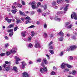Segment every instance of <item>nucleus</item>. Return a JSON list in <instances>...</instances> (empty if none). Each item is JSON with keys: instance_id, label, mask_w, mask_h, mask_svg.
<instances>
[{"instance_id": "nucleus-7", "label": "nucleus", "mask_w": 77, "mask_h": 77, "mask_svg": "<svg viewBox=\"0 0 77 77\" xmlns=\"http://www.w3.org/2000/svg\"><path fill=\"white\" fill-rule=\"evenodd\" d=\"M19 12L20 14L21 15H23V16H24L25 17L26 16V15L24 13V12H23V11H22L19 10Z\"/></svg>"}, {"instance_id": "nucleus-36", "label": "nucleus", "mask_w": 77, "mask_h": 77, "mask_svg": "<svg viewBox=\"0 0 77 77\" xmlns=\"http://www.w3.org/2000/svg\"><path fill=\"white\" fill-rule=\"evenodd\" d=\"M69 25V23L67 22L65 23L66 27H67V26H68Z\"/></svg>"}, {"instance_id": "nucleus-49", "label": "nucleus", "mask_w": 77, "mask_h": 77, "mask_svg": "<svg viewBox=\"0 0 77 77\" xmlns=\"http://www.w3.org/2000/svg\"><path fill=\"white\" fill-rule=\"evenodd\" d=\"M51 75H54L55 72H54L52 71L51 72Z\"/></svg>"}, {"instance_id": "nucleus-5", "label": "nucleus", "mask_w": 77, "mask_h": 77, "mask_svg": "<svg viewBox=\"0 0 77 77\" xmlns=\"http://www.w3.org/2000/svg\"><path fill=\"white\" fill-rule=\"evenodd\" d=\"M40 72L42 73H44V71H47V68L46 67H44L43 68H41L40 69Z\"/></svg>"}, {"instance_id": "nucleus-12", "label": "nucleus", "mask_w": 77, "mask_h": 77, "mask_svg": "<svg viewBox=\"0 0 77 77\" xmlns=\"http://www.w3.org/2000/svg\"><path fill=\"white\" fill-rule=\"evenodd\" d=\"M14 58L16 59H17L16 60H17V61H20V60H21V59L19 57H17L15 56L14 57Z\"/></svg>"}, {"instance_id": "nucleus-30", "label": "nucleus", "mask_w": 77, "mask_h": 77, "mask_svg": "<svg viewBox=\"0 0 77 77\" xmlns=\"http://www.w3.org/2000/svg\"><path fill=\"white\" fill-rule=\"evenodd\" d=\"M31 23V22L29 20H26L25 22V24H28L29 23Z\"/></svg>"}, {"instance_id": "nucleus-28", "label": "nucleus", "mask_w": 77, "mask_h": 77, "mask_svg": "<svg viewBox=\"0 0 77 77\" xmlns=\"http://www.w3.org/2000/svg\"><path fill=\"white\" fill-rule=\"evenodd\" d=\"M31 35L32 36H34V35H35V32L33 31L31 32Z\"/></svg>"}, {"instance_id": "nucleus-2", "label": "nucleus", "mask_w": 77, "mask_h": 77, "mask_svg": "<svg viewBox=\"0 0 77 77\" xmlns=\"http://www.w3.org/2000/svg\"><path fill=\"white\" fill-rule=\"evenodd\" d=\"M29 5H32V8L33 9H35L36 8V3L35 2H30L29 3Z\"/></svg>"}, {"instance_id": "nucleus-39", "label": "nucleus", "mask_w": 77, "mask_h": 77, "mask_svg": "<svg viewBox=\"0 0 77 77\" xmlns=\"http://www.w3.org/2000/svg\"><path fill=\"white\" fill-rule=\"evenodd\" d=\"M35 27V26L32 25L30 26L29 27H28V28L29 29H32V28H33L34 27Z\"/></svg>"}, {"instance_id": "nucleus-58", "label": "nucleus", "mask_w": 77, "mask_h": 77, "mask_svg": "<svg viewBox=\"0 0 77 77\" xmlns=\"http://www.w3.org/2000/svg\"><path fill=\"white\" fill-rule=\"evenodd\" d=\"M5 39H6V40H8V39H9V38H8V37L7 36H6L5 37Z\"/></svg>"}, {"instance_id": "nucleus-61", "label": "nucleus", "mask_w": 77, "mask_h": 77, "mask_svg": "<svg viewBox=\"0 0 77 77\" xmlns=\"http://www.w3.org/2000/svg\"><path fill=\"white\" fill-rule=\"evenodd\" d=\"M12 35H13V33H10L9 34V36H10L11 37V36H12Z\"/></svg>"}, {"instance_id": "nucleus-14", "label": "nucleus", "mask_w": 77, "mask_h": 77, "mask_svg": "<svg viewBox=\"0 0 77 77\" xmlns=\"http://www.w3.org/2000/svg\"><path fill=\"white\" fill-rule=\"evenodd\" d=\"M5 69L6 71H9L10 69V68L9 67V66H8Z\"/></svg>"}, {"instance_id": "nucleus-59", "label": "nucleus", "mask_w": 77, "mask_h": 77, "mask_svg": "<svg viewBox=\"0 0 77 77\" xmlns=\"http://www.w3.org/2000/svg\"><path fill=\"white\" fill-rule=\"evenodd\" d=\"M12 8L13 9H16V7L14 6H12Z\"/></svg>"}, {"instance_id": "nucleus-45", "label": "nucleus", "mask_w": 77, "mask_h": 77, "mask_svg": "<svg viewBox=\"0 0 77 77\" xmlns=\"http://www.w3.org/2000/svg\"><path fill=\"white\" fill-rule=\"evenodd\" d=\"M26 20H30V18L29 17H27L25 18Z\"/></svg>"}, {"instance_id": "nucleus-35", "label": "nucleus", "mask_w": 77, "mask_h": 77, "mask_svg": "<svg viewBox=\"0 0 77 77\" xmlns=\"http://www.w3.org/2000/svg\"><path fill=\"white\" fill-rule=\"evenodd\" d=\"M21 3L22 5H26V3H25V2H24V1H23V0H22Z\"/></svg>"}, {"instance_id": "nucleus-3", "label": "nucleus", "mask_w": 77, "mask_h": 77, "mask_svg": "<svg viewBox=\"0 0 77 77\" xmlns=\"http://www.w3.org/2000/svg\"><path fill=\"white\" fill-rule=\"evenodd\" d=\"M72 19H74V20H77V15L76 13H73L71 15Z\"/></svg>"}, {"instance_id": "nucleus-42", "label": "nucleus", "mask_w": 77, "mask_h": 77, "mask_svg": "<svg viewBox=\"0 0 77 77\" xmlns=\"http://www.w3.org/2000/svg\"><path fill=\"white\" fill-rule=\"evenodd\" d=\"M69 60H68L69 61H70V60H73V57H72V56H70L69 58Z\"/></svg>"}, {"instance_id": "nucleus-47", "label": "nucleus", "mask_w": 77, "mask_h": 77, "mask_svg": "<svg viewBox=\"0 0 77 77\" xmlns=\"http://www.w3.org/2000/svg\"><path fill=\"white\" fill-rule=\"evenodd\" d=\"M11 21H12V19H10L8 20L7 21L8 23H11Z\"/></svg>"}, {"instance_id": "nucleus-21", "label": "nucleus", "mask_w": 77, "mask_h": 77, "mask_svg": "<svg viewBox=\"0 0 77 77\" xmlns=\"http://www.w3.org/2000/svg\"><path fill=\"white\" fill-rule=\"evenodd\" d=\"M43 61H44V62H45V64L46 65L47 64L48 61L47 60V59H46L45 58L43 59Z\"/></svg>"}, {"instance_id": "nucleus-56", "label": "nucleus", "mask_w": 77, "mask_h": 77, "mask_svg": "<svg viewBox=\"0 0 77 77\" xmlns=\"http://www.w3.org/2000/svg\"><path fill=\"white\" fill-rule=\"evenodd\" d=\"M37 11H38V12H41L42 10H41V9H39L37 10Z\"/></svg>"}, {"instance_id": "nucleus-24", "label": "nucleus", "mask_w": 77, "mask_h": 77, "mask_svg": "<svg viewBox=\"0 0 77 77\" xmlns=\"http://www.w3.org/2000/svg\"><path fill=\"white\" fill-rule=\"evenodd\" d=\"M49 51L50 52V53L52 54H53L54 52V51L52 50H49Z\"/></svg>"}, {"instance_id": "nucleus-57", "label": "nucleus", "mask_w": 77, "mask_h": 77, "mask_svg": "<svg viewBox=\"0 0 77 77\" xmlns=\"http://www.w3.org/2000/svg\"><path fill=\"white\" fill-rule=\"evenodd\" d=\"M37 61L38 62H41V59H38Z\"/></svg>"}, {"instance_id": "nucleus-53", "label": "nucleus", "mask_w": 77, "mask_h": 77, "mask_svg": "<svg viewBox=\"0 0 77 77\" xmlns=\"http://www.w3.org/2000/svg\"><path fill=\"white\" fill-rule=\"evenodd\" d=\"M53 36V35L52 34H50L49 35V37L50 38H52Z\"/></svg>"}, {"instance_id": "nucleus-8", "label": "nucleus", "mask_w": 77, "mask_h": 77, "mask_svg": "<svg viewBox=\"0 0 77 77\" xmlns=\"http://www.w3.org/2000/svg\"><path fill=\"white\" fill-rule=\"evenodd\" d=\"M58 34L62 37H63V36H64V33H63V32L62 31H60V32Z\"/></svg>"}, {"instance_id": "nucleus-23", "label": "nucleus", "mask_w": 77, "mask_h": 77, "mask_svg": "<svg viewBox=\"0 0 77 77\" xmlns=\"http://www.w3.org/2000/svg\"><path fill=\"white\" fill-rule=\"evenodd\" d=\"M26 33V32L25 31L24 32H22V35L24 37L26 36V34H25Z\"/></svg>"}, {"instance_id": "nucleus-46", "label": "nucleus", "mask_w": 77, "mask_h": 77, "mask_svg": "<svg viewBox=\"0 0 77 77\" xmlns=\"http://www.w3.org/2000/svg\"><path fill=\"white\" fill-rule=\"evenodd\" d=\"M17 6H18V7H19V8H22V7H23V6H22V5L18 4L17 5Z\"/></svg>"}, {"instance_id": "nucleus-60", "label": "nucleus", "mask_w": 77, "mask_h": 77, "mask_svg": "<svg viewBox=\"0 0 77 77\" xmlns=\"http://www.w3.org/2000/svg\"><path fill=\"white\" fill-rule=\"evenodd\" d=\"M9 45H8V44H6L5 45V47H8Z\"/></svg>"}, {"instance_id": "nucleus-25", "label": "nucleus", "mask_w": 77, "mask_h": 77, "mask_svg": "<svg viewBox=\"0 0 77 77\" xmlns=\"http://www.w3.org/2000/svg\"><path fill=\"white\" fill-rule=\"evenodd\" d=\"M52 5L53 6H56V2L54 1L52 3Z\"/></svg>"}, {"instance_id": "nucleus-22", "label": "nucleus", "mask_w": 77, "mask_h": 77, "mask_svg": "<svg viewBox=\"0 0 77 77\" xmlns=\"http://www.w3.org/2000/svg\"><path fill=\"white\" fill-rule=\"evenodd\" d=\"M28 47L30 48H32V47H33V45L31 43H30L28 45Z\"/></svg>"}, {"instance_id": "nucleus-10", "label": "nucleus", "mask_w": 77, "mask_h": 77, "mask_svg": "<svg viewBox=\"0 0 77 77\" xmlns=\"http://www.w3.org/2000/svg\"><path fill=\"white\" fill-rule=\"evenodd\" d=\"M66 64L65 63H62L61 65V68H65V65Z\"/></svg>"}, {"instance_id": "nucleus-13", "label": "nucleus", "mask_w": 77, "mask_h": 77, "mask_svg": "<svg viewBox=\"0 0 77 77\" xmlns=\"http://www.w3.org/2000/svg\"><path fill=\"white\" fill-rule=\"evenodd\" d=\"M35 48H38V47H40V45L39 43H37L35 44Z\"/></svg>"}, {"instance_id": "nucleus-52", "label": "nucleus", "mask_w": 77, "mask_h": 77, "mask_svg": "<svg viewBox=\"0 0 77 77\" xmlns=\"http://www.w3.org/2000/svg\"><path fill=\"white\" fill-rule=\"evenodd\" d=\"M52 44H53V42H51L48 45L49 46H50V45H51Z\"/></svg>"}, {"instance_id": "nucleus-63", "label": "nucleus", "mask_w": 77, "mask_h": 77, "mask_svg": "<svg viewBox=\"0 0 77 77\" xmlns=\"http://www.w3.org/2000/svg\"><path fill=\"white\" fill-rule=\"evenodd\" d=\"M49 48H50V49H53V47L52 46H51L49 47Z\"/></svg>"}, {"instance_id": "nucleus-34", "label": "nucleus", "mask_w": 77, "mask_h": 77, "mask_svg": "<svg viewBox=\"0 0 77 77\" xmlns=\"http://www.w3.org/2000/svg\"><path fill=\"white\" fill-rule=\"evenodd\" d=\"M69 71V69H64V70L63 71V72H68V71Z\"/></svg>"}, {"instance_id": "nucleus-44", "label": "nucleus", "mask_w": 77, "mask_h": 77, "mask_svg": "<svg viewBox=\"0 0 77 77\" xmlns=\"http://www.w3.org/2000/svg\"><path fill=\"white\" fill-rule=\"evenodd\" d=\"M63 55V52H61L60 53V56H62Z\"/></svg>"}, {"instance_id": "nucleus-64", "label": "nucleus", "mask_w": 77, "mask_h": 77, "mask_svg": "<svg viewBox=\"0 0 77 77\" xmlns=\"http://www.w3.org/2000/svg\"><path fill=\"white\" fill-rule=\"evenodd\" d=\"M21 20L22 21H24V19L23 18H20Z\"/></svg>"}, {"instance_id": "nucleus-27", "label": "nucleus", "mask_w": 77, "mask_h": 77, "mask_svg": "<svg viewBox=\"0 0 77 77\" xmlns=\"http://www.w3.org/2000/svg\"><path fill=\"white\" fill-rule=\"evenodd\" d=\"M63 0H57V3L59 4V3H61L62 2H63Z\"/></svg>"}, {"instance_id": "nucleus-26", "label": "nucleus", "mask_w": 77, "mask_h": 77, "mask_svg": "<svg viewBox=\"0 0 77 77\" xmlns=\"http://www.w3.org/2000/svg\"><path fill=\"white\" fill-rule=\"evenodd\" d=\"M42 7L44 8L45 10V9H47V5H42Z\"/></svg>"}, {"instance_id": "nucleus-16", "label": "nucleus", "mask_w": 77, "mask_h": 77, "mask_svg": "<svg viewBox=\"0 0 77 77\" xmlns=\"http://www.w3.org/2000/svg\"><path fill=\"white\" fill-rule=\"evenodd\" d=\"M55 20H56L57 21H61V19L60 18H58L57 17H56L55 18Z\"/></svg>"}, {"instance_id": "nucleus-20", "label": "nucleus", "mask_w": 77, "mask_h": 77, "mask_svg": "<svg viewBox=\"0 0 77 77\" xmlns=\"http://www.w3.org/2000/svg\"><path fill=\"white\" fill-rule=\"evenodd\" d=\"M11 53H12V54H15L16 53V51L14 50H11Z\"/></svg>"}, {"instance_id": "nucleus-48", "label": "nucleus", "mask_w": 77, "mask_h": 77, "mask_svg": "<svg viewBox=\"0 0 77 77\" xmlns=\"http://www.w3.org/2000/svg\"><path fill=\"white\" fill-rule=\"evenodd\" d=\"M5 55V53H2L0 54V55L1 56H4Z\"/></svg>"}, {"instance_id": "nucleus-1", "label": "nucleus", "mask_w": 77, "mask_h": 77, "mask_svg": "<svg viewBox=\"0 0 77 77\" xmlns=\"http://www.w3.org/2000/svg\"><path fill=\"white\" fill-rule=\"evenodd\" d=\"M5 64H4L2 65L3 67L5 69L8 66H9V65H11V62L5 61Z\"/></svg>"}, {"instance_id": "nucleus-4", "label": "nucleus", "mask_w": 77, "mask_h": 77, "mask_svg": "<svg viewBox=\"0 0 77 77\" xmlns=\"http://www.w3.org/2000/svg\"><path fill=\"white\" fill-rule=\"evenodd\" d=\"M26 65V63H25L24 61H23L22 62V65L20 66V67L21 68H25V66Z\"/></svg>"}, {"instance_id": "nucleus-31", "label": "nucleus", "mask_w": 77, "mask_h": 77, "mask_svg": "<svg viewBox=\"0 0 77 77\" xmlns=\"http://www.w3.org/2000/svg\"><path fill=\"white\" fill-rule=\"evenodd\" d=\"M72 74L73 75H75L76 73V71L75 70H74L72 72Z\"/></svg>"}, {"instance_id": "nucleus-6", "label": "nucleus", "mask_w": 77, "mask_h": 77, "mask_svg": "<svg viewBox=\"0 0 77 77\" xmlns=\"http://www.w3.org/2000/svg\"><path fill=\"white\" fill-rule=\"evenodd\" d=\"M70 48H71L70 50L72 51L73 50H75V49L77 48V46H76V45H74L71 46Z\"/></svg>"}, {"instance_id": "nucleus-41", "label": "nucleus", "mask_w": 77, "mask_h": 77, "mask_svg": "<svg viewBox=\"0 0 77 77\" xmlns=\"http://www.w3.org/2000/svg\"><path fill=\"white\" fill-rule=\"evenodd\" d=\"M44 27L45 29H47V24L45 23L44 25Z\"/></svg>"}, {"instance_id": "nucleus-29", "label": "nucleus", "mask_w": 77, "mask_h": 77, "mask_svg": "<svg viewBox=\"0 0 77 77\" xmlns=\"http://www.w3.org/2000/svg\"><path fill=\"white\" fill-rule=\"evenodd\" d=\"M44 38H47L48 37V35H47V33L45 32L44 33Z\"/></svg>"}, {"instance_id": "nucleus-33", "label": "nucleus", "mask_w": 77, "mask_h": 77, "mask_svg": "<svg viewBox=\"0 0 77 77\" xmlns=\"http://www.w3.org/2000/svg\"><path fill=\"white\" fill-rule=\"evenodd\" d=\"M72 27V25H69L68 26H67L66 28H67V29H70V28H71Z\"/></svg>"}, {"instance_id": "nucleus-9", "label": "nucleus", "mask_w": 77, "mask_h": 77, "mask_svg": "<svg viewBox=\"0 0 77 77\" xmlns=\"http://www.w3.org/2000/svg\"><path fill=\"white\" fill-rule=\"evenodd\" d=\"M23 75L24 77H29V75H28V73L26 72H24L23 73Z\"/></svg>"}, {"instance_id": "nucleus-38", "label": "nucleus", "mask_w": 77, "mask_h": 77, "mask_svg": "<svg viewBox=\"0 0 77 77\" xmlns=\"http://www.w3.org/2000/svg\"><path fill=\"white\" fill-rule=\"evenodd\" d=\"M32 39V37H28V40L29 42L31 41V39Z\"/></svg>"}, {"instance_id": "nucleus-43", "label": "nucleus", "mask_w": 77, "mask_h": 77, "mask_svg": "<svg viewBox=\"0 0 77 77\" xmlns=\"http://www.w3.org/2000/svg\"><path fill=\"white\" fill-rule=\"evenodd\" d=\"M16 22L17 23H21V21L20 20H17L16 21Z\"/></svg>"}, {"instance_id": "nucleus-15", "label": "nucleus", "mask_w": 77, "mask_h": 77, "mask_svg": "<svg viewBox=\"0 0 77 77\" xmlns=\"http://www.w3.org/2000/svg\"><path fill=\"white\" fill-rule=\"evenodd\" d=\"M13 69L14 71H15V72H17V70H18V69L17 68V67L16 66H14L13 67Z\"/></svg>"}, {"instance_id": "nucleus-19", "label": "nucleus", "mask_w": 77, "mask_h": 77, "mask_svg": "<svg viewBox=\"0 0 77 77\" xmlns=\"http://www.w3.org/2000/svg\"><path fill=\"white\" fill-rule=\"evenodd\" d=\"M68 4H67L66 7L64 9V11H67V9H68V7L69 6Z\"/></svg>"}, {"instance_id": "nucleus-18", "label": "nucleus", "mask_w": 77, "mask_h": 77, "mask_svg": "<svg viewBox=\"0 0 77 77\" xmlns=\"http://www.w3.org/2000/svg\"><path fill=\"white\" fill-rule=\"evenodd\" d=\"M7 31L8 32V33H10V32H11V33H13V29H8L7 30Z\"/></svg>"}, {"instance_id": "nucleus-40", "label": "nucleus", "mask_w": 77, "mask_h": 77, "mask_svg": "<svg viewBox=\"0 0 77 77\" xmlns=\"http://www.w3.org/2000/svg\"><path fill=\"white\" fill-rule=\"evenodd\" d=\"M10 54H11V53L9 51L7 52H6V55L7 56H9Z\"/></svg>"}, {"instance_id": "nucleus-17", "label": "nucleus", "mask_w": 77, "mask_h": 77, "mask_svg": "<svg viewBox=\"0 0 77 77\" xmlns=\"http://www.w3.org/2000/svg\"><path fill=\"white\" fill-rule=\"evenodd\" d=\"M14 26V24H11L9 25L8 26V28H11V27H13Z\"/></svg>"}, {"instance_id": "nucleus-11", "label": "nucleus", "mask_w": 77, "mask_h": 77, "mask_svg": "<svg viewBox=\"0 0 77 77\" xmlns=\"http://www.w3.org/2000/svg\"><path fill=\"white\" fill-rule=\"evenodd\" d=\"M17 11H18L17 9H15V10H12L11 12L13 14H15L16 12Z\"/></svg>"}, {"instance_id": "nucleus-55", "label": "nucleus", "mask_w": 77, "mask_h": 77, "mask_svg": "<svg viewBox=\"0 0 77 77\" xmlns=\"http://www.w3.org/2000/svg\"><path fill=\"white\" fill-rule=\"evenodd\" d=\"M42 15H43V16H44V17H45V16H46V14H45V13H43L42 14Z\"/></svg>"}, {"instance_id": "nucleus-37", "label": "nucleus", "mask_w": 77, "mask_h": 77, "mask_svg": "<svg viewBox=\"0 0 77 77\" xmlns=\"http://www.w3.org/2000/svg\"><path fill=\"white\" fill-rule=\"evenodd\" d=\"M67 66L68 68H72L73 66H71L67 64Z\"/></svg>"}, {"instance_id": "nucleus-51", "label": "nucleus", "mask_w": 77, "mask_h": 77, "mask_svg": "<svg viewBox=\"0 0 77 77\" xmlns=\"http://www.w3.org/2000/svg\"><path fill=\"white\" fill-rule=\"evenodd\" d=\"M14 31H16V30H17V29H18V27L17 26L15 27L14 28Z\"/></svg>"}, {"instance_id": "nucleus-62", "label": "nucleus", "mask_w": 77, "mask_h": 77, "mask_svg": "<svg viewBox=\"0 0 77 77\" xmlns=\"http://www.w3.org/2000/svg\"><path fill=\"white\" fill-rule=\"evenodd\" d=\"M18 62H19V61H17V60H16V64H18V63H19Z\"/></svg>"}, {"instance_id": "nucleus-54", "label": "nucleus", "mask_w": 77, "mask_h": 77, "mask_svg": "<svg viewBox=\"0 0 77 77\" xmlns=\"http://www.w3.org/2000/svg\"><path fill=\"white\" fill-rule=\"evenodd\" d=\"M42 66H43V67H44V66H45V65H44V64L43 62H42Z\"/></svg>"}, {"instance_id": "nucleus-50", "label": "nucleus", "mask_w": 77, "mask_h": 77, "mask_svg": "<svg viewBox=\"0 0 77 77\" xmlns=\"http://www.w3.org/2000/svg\"><path fill=\"white\" fill-rule=\"evenodd\" d=\"M59 41H63V38H60L59 39Z\"/></svg>"}, {"instance_id": "nucleus-32", "label": "nucleus", "mask_w": 77, "mask_h": 77, "mask_svg": "<svg viewBox=\"0 0 77 77\" xmlns=\"http://www.w3.org/2000/svg\"><path fill=\"white\" fill-rule=\"evenodd\" d=\"M37 6L38 7H40V6H41V3L39 2H38L37 4Z\"/></svg>"}]
</instances>
